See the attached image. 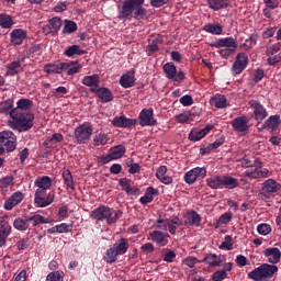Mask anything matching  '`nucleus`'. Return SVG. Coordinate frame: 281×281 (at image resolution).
<instances>
[{
    "instance_id": "nucleus-36",
    "label": "nucleus",
    "mask_w": 281,
    "mask_h": 281,
    "mask_svg": "<svg viewBox=\"0 0 281 281\" xmlns=\"http://www.w3.org/2000/svg\"><path fill=\"white\" fill-rule=\"evenodd\" d=\"M210 104L215 109H225L227 106V98L224 94H215L210 100Z\"/></svg>"
},
{
    "instance_id": "nucleus-48",
    "label": "nucleus",
    "mask_w": 281,
    "mask_h": 281,
    "mask_svg": "<svg viewBox=\"0 0 281 281\" xmlns=\"http://www.w3.org/2000/svg\"><path fill=\"white\" fill-rule=\"evenodd\" d=\"M47 190L45 188H37L35 191V198H34V205L35 207H38V205L41 204V202H43V200L45 199V195L47 194Z\"/></svg>"
},
{
    "instance_id": "nucleus-56",
    "label": "nucleus",
    "mask_w": 281,
    "mask_h": 281,
    "mask_svg": "<svg viewBox=\"0 0 281 281\" xmlns=\"http://www.w3.org/2000/svg\"><path fill=\"white\" fill-rule=\"evenodd\" d=\"M262 78H265V69H262V68H257V69L252 72V82H255L256 85H258V82L262 81Z\"/></svg>"
},
{
    "instance_id": "nucleus-26",
    "label": "nucleus",
    "mask_w": 281,
    "mask_h": 281,
    "mask_svg": "<svg viewBox=\"0 0 281 281\" xmlns=\"http://www.w3.org/2000/svg\"><path fill=\"white\" fill-rule=\"evenodd\" d=\"M263 256L266 258H268V262L270 265H278V262H280V258H281V251L279 248H267L263 251Z\"/></svg>"
},
{
    "instance_id": "nucleus-8",
    "label": "nucleus",
    "mask_w": 281,
    "mask_h": 281,
    "mask_svg": "<svg viewBox=\"0 0 281 281\" xmlns=\"http://www.w3.org/2000/svg\"><path fill=\"white\" fill-rule=\"evenodd\" d=\"M248 105L252 111L255 122H258V124L265 122V120L269 117V111H267V108H265L260 101L252 99L248 102Z\"/></svg>"
},
{
    "instance_id": "nucleus-23",
    "label": "nucleus",
    "mask_w": 281,
    "mask_h": 281,
    "mask_svg": "<svg viewBox=\"0 0 281 281\" xmlns=\"http://www.w3.org/2000/svg\"><path fill=\"white\" fill-rule=\"evenodd\" d=\"M214 128V124H209L204 128L199 130V131H191L189 134V139L190 142H201L210 131Z\"/></svg>"
},
{
    "instance_id": "nucleus-42",
    "label": "nucleus",
    "mask_w": 281,
    "mask_h": 281,
    "mask_svg": "<svg viewBox=\"0 0 281 281\" xmlns=\"http://www.w3.org/2000/svg\"><path fill=\"white\" fill-rule=\"evenodd\" d=\"M14 186V177L13 176H5L4 178L0 179V192L5 194L9 188Z\"/></svg>"
},
{
    "instance_id": "nucleus-2",
    "label": "nucleus",
    "mask_w": 281,
    "mask_h": 281,
    "mask_svg": "<svg viewBox=\"0 0 281 281\" xmlns=\"http://www.w3.org/2000/svg\"><path fill=\"white\" fill-rule=\"evenodd\" d=\"M8 124L13 131H18L19 133H27V131L34 126V113L22 112L19 109H14Z\"/></svg>"
},
{
    "instance_id": "nucleus-31",
    "label": "nucleus",
    "mask_w": 281,
    "mask_h": 281,
    "mask_svg": "<svg viewBox=\"0 0 281 281\" xmlns=\"http://www.w3.org/2000/svg\"><path fill=\"white\" fill-rule=\"evenodd\" d=\"M201 262H206L210 267H221L223 263V256L216 254L206 255Z\"/></svg>"
},
{
    "instance_id": "nucleus-50",
    "label": "nucleus",
    "mask_w": 281,
    "mask_h": 281,
    "mask_svg": "<svg viewBox=\"0 0 281 281\" xmlns=\"http://www.w3.org/2000/svg\"><path fill=\"white\" fill-rule=\"evenodd\" d=\"M76 30H78V24H76V22L70 20H65V25L63 30L64 34H74Z\"/></svg>"
},
{
    "instance_id": "nucleus-37",
    "label": "nucleus",
    "mask_w": 281,
    "mask_h": 281,
    "mask_svg": "<svg viewBox=\"0 0 281 281\" xmlns=\"http://www.w3.org/2000/svg\"><path fill=\"white\" fill-rule=\"evenodd\" d=\"M120 85L123 89H131V87H135V75L131 72L122 75L120 78Z\"/></svg>"
},
{
    "instance_id": "nucleus-53",
    "label": "nucleus",
    "mask_w": 281,
    "mask_h": 281,
    "mask_svg": "<svg viewBox=\"0 0 281 281\" xmlns=\"http://www.w3.org/2000/svg\"><path fill=\"white\" fill-rule=\"evenodd\" d=\"M48 25H50L55 34H58V30H60L63 21L60 20V18H52L50 20H48Z\"/></svg>"
},
{
    "instance_id": "nucleus-40",
    "label": "nucleus",
    "mask_w": 281,
    "mask_h": 281,
    "mask_svg": "<svg viewBox=\"0 0 281 281\" xmlns=\"http://www.w3.org/2000/svg\"><path fill=\"white\" fill-rule=\"evenodd\" d=\"M13 106H14V101L11 99H8L0 104V113H2L3 115H10V117L12 119V113H14Z\"/></svg>"
},
{
    "instance_id": "nucleus-25",
    "label": "nucleus",
    "mask_w": 281,
    "mask_h": 281,
    "mask_svg": "<svg viewBox=\"0 0 281 281\" xmlns=\"http://www.w3.org/2000/svg\"><path fill=\"white\" fill-rule=\"evenodd\" d=\"M27 38V32L23 29H15L10 33V41L12 45H23V41Z\"/></svg>"
},
{
    "instance_id": "nucleus-20",
    "label": "nucleus",
    "mask_w": 281,
    "mask_h": 281,
    "mask_svg": "<svg viewBox=\"0 0 281 281\" xmlns=\"http://www.w3.org/2000/svg\"><path fill=\"white\" fill-rule=\"evenodd\" d=\"M231 124L237 133H247V131H249V120L247 116H237Z\"/></svg>"
},
{
    "instance_id": "nucleus-64",
    "label": "nucleus",
    "mask_w": 281,
    "mask_h": 281,
    "mask_svg": "<svg viewBox=\"0 0 281 281\" xmlns=\"http://www.w3.org/2000/svg\"><path fill=\"white\" fill-rule=\"evenodd\" d=\"M46 281H63V276L58 272H50L46 277Z\"/></svg>"
},
{
    "instance_id": "nucleus-6",
    "label": "nucleus",
    "mask_w": 281,
    "mask_h": 281,
    "mask_svg": "<svg viewBox=\"0 0 281 281\" xmlns=\"http://www.w3.org/2000/svg\"><path fill=\"white\" fill-rule=\"evenodd\" d=\"M91 216L95 221H106L108 225H113V223L120 221V214L106 205L94 209Z\"/></svg>"
},
{
    "instance_id": "nucleus-47",
    "label": "nucleus",
    "mask_w": 281,
    "mask_h": 281,
    "mask_svg": "<svg viewBox=\"0 0 281 281\" xmlns=\"http://www.w3.org/2000/svg\"><path fill=\"white\" fill-rule=\"evenodd\" d=\"M65 65H69V67L66 69L67 76H75V74H79L80 69H82V65L78 61H68L65 63Z\"/></svg>"
},
{
    "instance_id": "nucleus-41",
    "label": "nucleus",
    "mask_w": 281,
    "mask_h": 281,
    "mask_svg": "<svg viewBox=\"0 0 281 281\" xmlns=\"http://www.w3.org/2000/svg\"><path fill=\"white\" fill-rule=\"evenodd\" d=\"M35 188L52 190V178L49 176L37 177L34 182Z\"/></svg>"
},
{
    "instance_id": "nucleus-58",
    "label": "nucleus",
    "mask_w": 281,
    "mask_h": 281,
    "mask_svg": "<svg viewBox=\"0 0 281 281\" xmlns=\"http://www.w3.org/2000/svg\"><path fill=\"white\" fill-rule=\"evenodd\" d=\"M15 247L19 251H25L30 247V238L25 237L16 241Z\"/></svg>"
},
{
    "instance_id": "nucleus-43",
    "label": "nucleus",
    "mask_w": 281,
    "mask_h": 281,
    "mask_svg": "<svg viewBox=\"0 0 281 281\" xmlns=\"http://www.w3.org/2000/svg\"><path fill=\"white\" fill-rule=\"evenodd\" d=\"M34 106V102L30 99H20L16 102V108L18 111H21L22 113H24L23 111H30V109H32Z\"/></svg>"
},
{
    "instance_id": "nucleus-59",
    "label": "nucleus",
    "mask_w": 281,
    "mask_h": 281,
    "mask_svg": "<svg viewBox=\"0 0 281 281\" xmlns=\"http://www.w3.org/2000/svg\"><path fill=\"white\" fill-rule=\"evenodd\" d=\"M54 193H48L46 198L42 199V202L37 204V207H47L48 205H52L54 203Z\"/></svg>"
},
{
    "instance_id": "nucleus-5",
    "label": "nucleus",
    "mask_w": 281,
    "mask_h": 281,
    "mask_svg": "<svg viewBox=\"0 0 281 281\" xmlns=\"http://www.w3.org/2000/svg\"><path fill=\"white\" fill-rule=\"evenodd\" d=\"M274 273H278V266L262 263L261 266L251 270L248 273V278L249 280H254V281H265V280H271Z\"/></svg>"
},
{
    "instance_id": "nucleus-4",
    "label": "nucleus",
    "mask_w": 281,
    "mask_h": 281,
    "mask_svg": "<svg viewBox=\"0 0 281 281\" xmlns=\"http://www.w3.org/2000/svg\"><path fill=\"white\" fill-rule=\"evenodd\" d=\"M128 247H131V245H128V239L120 238L105 251V255L103 256L104 262L108 265L117 262V256H124V254L128 251Z\"/></svg>"
},
{
    "instance_id": "nucleus-27",
    "label": "nucleus",
    "mask_w": 281,
    "mask_h": 281,
    "mask_svg": "<svg viewBox=\"0 0 281 281\" xmlns=\"http://www.w3.org/2000/svg\"><path fill=\"white\" fill-rule=\"evenodd\" d=\"M69 69V64L59 63V64H46L44 66L45 74H63Z\"/></svg>"
},
{
    "instance_id": "nucleus-7",
    "label": "nucleus",
    "mask_w": 281,
    "mask_h": 281,
    "mask_svg": "<svg viewBox=\"0 0 281 281\" xmlns=\"http://www.w3.org/2000/svg\"><path fill=\"white\" fill-rule=\"evenodd\" d=\"M248 179H267L270 177L271 172L267 168H262V162L260 159H255L249 169L245 171Z\"/></svg>"
},
{
    "instance_id": "nucleus-30",
    "label": "nucleus",
    "mask_w": 281,
    "mask_h": 281,
    "mask_svg": "<svg viewBox=\"0 0 281 281\" xmlns=\"http://www.w3.org/2000/svg\"><path fill=\"white\" fill-rule=\"evenodd\" d=\"M63 139H65L63 134L55 133V134L52 135V137H47L44 140L43 146L45 148H56L57 144H60V142H63Z\"/></svg>"
},
{
    "instance_id": "nucleus-29",
    "label": "nucleus",
    "mask_w": 281,
    "mask_h": 281,
    "mask_svg": "<svg viewBox=\"0 0 281 281\" xmlns=\"http://www.w3.org/2000/svg\"><path fill=\"white\" fill-rule=\"evenodd\" d=\"M61 177L67 190H76V181H74L71 170L64 168L61 171Z\"/></svg>"
},
{
    "instance_id": "nucleus-17",
    "label": "nucleus",
    "mask_w": 281,
    "mask_h": 281,
    "mask_svg": "<svg viewBox=\"0 0 281 281\" xmlns=\"http://www.w3.org/2000/svg\"><path fill=\"white\" fill-rule=\"evenodd\" d=\"M111 124L115 128H133V126H137V119H128L126 115L115 116Z\"/></svg>"
},
{
    "instance_id": "nucleus-45",
    "label": "nucleus",
    "mask_w": 281,
    "mask_h": 281,
    "mask_svg": "<svg viewBox=\"0 0 281 281\" xmlns=\"http://www.w3.org/2000/svg\"><path fill=\"white\" fill-rule=\"evenodd\" d=\"M259 38L260 35H258V33L250 34L249 37L243 44L244 49H246V52H249V49H251L254 45H257Z\"/></svg>"
},
{
    "instance_id": "nucleus-28",
    "label": "nucleus",
    "mask_w": 281,
    "mask_h": 281,
    "mask_svg": "<svg viewBox=\"0 0 281 281\" xmlns=\"http://www.w3.org/2000/svg\"><path fill=\"white\" fill-rule=\"evenodd\" d=\"M159 194V190L155 189L154 187H148L145 191L144 196L139 199V203L142 205H148V203H153L155 196Z\"/></svg>"
},
{
    "instance_id": "nucleus-57",
    "label": "nucleus",
    "mask_w": 281,
    "mask_h": 281,
    "mask_svg": "<svg viewBox=\"0 0 281 281\" xmlns=\"http://www.w3.org/2000/svg\"><path fill=\"white\" fill-rule=\"evenodd\" d=\"M175 258H177V252L175 250L165 249L164 250V258L165 262H175Z\"/></svg>"
},
{
    "instance_id": "nucleus-55",
    "label": "nucleus",
    "mask_w": 281,
    "mask_h": 281,
    "mask_svg": "<svg viewBox=\"0 0 281 281\" xmlns=\"http://www.w3.org/2000/svg\"><path fill=\"white\" fill-rule=\"evenodd\" d=\"M257 232L260 236H269V234H271V225L265 223L259 224L257 226Z\"/></svg>"
},
{
    "instance_id": "nucleus-60",
    "label": "nucleus",
    "mask_w": 281,
    "mask_h": 281,
    "mask_svg": "<svg viewBox=\"0 0 281 281\" xmlns=\"http://www.w3.org/2000/svg\"><path fill=\"white\" fill-rule=\"evenodd\" d=\"M105 144H108L106 134L100 133L99 135L94 136L93 146H104Z\"/></svg>"
},
{
    "instance_id": "nucleus-9",
    "label": "nucleus",
    "mask_w": 281,
    "mask_h": 281,
    "mask_svg": "<svg viewBox=\"0 0 281 281\" xmlns=\"http://www.w3.org/2000/svg\"><path fill=\"white\" fill-rule=\"evenodd\" d=\"M0 146L7 150V153H14L16 150V136L11 131L0 132Z\"/></svg>"
},
{
    "instance_id": "nucleus-19",
    "label": "nucleus",
    "mask_w": 281,
    "mask_h": 281,
    "mask_svg": "<svg viewBox=\"0 0 281 281\" xmlns=\"http://www.w3.org/2000/svg\"><path fill=\"white\" fill-rule=\"evenodd\" d=\"M91 93H95L103 102V104H109V102H113V92L109 88H90Z\"/></svg>"
},
{
    "instance_id": "nucleus-3",
    "label": "nucleus",
    "mask_w": 281,
    "mask_h": 281,
    "mask_svg": "<svg viewBox=\"0 0 281 281\" xmlns=\"http://www.w3.org/2000/svg\"><path fill=\"white\" fill-rule=\"evenodd\" d=\"M206 186L211 190H234L240 186V182L232 176L215 175L206 179Z\"/></svg>"
},
{
    "instance_id": "nucleus-15",
    "label": "nucleus",
    "mask_w": 281,
    "mask_h": 281,
    "mask_svg": "<svg viewBox=\"0 0 281 281\" xmlns=\"http://www.w3.org/2000/svg\"><path fill=\"white\" fill-rule=\"evenodd\" d=\"M247 65H249V57L245 53L237 54L232 66L233 76H239L244 69H247Z\"/></svg>"
},
{
    "instance_id": "nucleus-38",
    "label": "nucleus",
    "mask_w": 281,
    "mask_h": 281,
    "mask_svg": "<svg viewBox=\"0 0 281 281\" xmlns=\"http://www.w3.org/2000/svg\"><path fill=\"white\" fill-rule=\"evenodd\" d=\"M204 32L209 34H214L215 36H221L223 34V26L221 23H209L203 26Z\"/></svg>"
},
{
    "instance_id": "nucleus-44",
    "label": "nucleus",
    "mask_w": 281,
    "mask_h": 281,
    "mask_svg": "<svg viewBox=\"0 0 281 281\" xmlns=\"http://www.w3.org/2000/svg\"><path fill=\"white\" fill-rule=\"evenodd\" d=\"M125 153H126V147H124V145H119L110 149V155L112 156V159H114V161L115 159H122Z\"/></svg>"
},
{
    "instance_id": "nucleus-46",
    "label": "nucleus",
    "mask_w": 281,
    "mask_h": 281,
    "mask_svg": "<svg viewBox=\"0 0 281 281\" xmlns=\"http://www.w3.org/2000/svg\"><path fill=\"white\" fill-rule=\"evenodd\" d=\"M12 25H14V20H12V16L5 13H0V27L3 30H10Z\"/></svg>"
},
{
    "instance_id": "nucleus-61",
    "label": "nucleus",
    "mask_w": 281,
    "mask_h": 281,
    "mask_svg": "<svg viewBox=\"0 0 281 281\" xmlns=\"http://www.w3.org/2000/svg\"><path fill=\"white\" fill-rule=\"evenodd\" d=\"M280 48H281L280 43L273 44L272 46L266 49V56L268 57L276 56L278 52H280Z\"/></svg>"
},
{
    "instance_id": "nucleus-11",
    "label": "nucleus",
    "mask_w": 281,
    "mask_h": 281,
    "mask_svg": "<svg viewBox=\"0 0 281 281\" xmlns=\"http://www.w3.org/2000/svg\"><path fill=\"white\" fill-rule=\"evenodd\" d=\"M281 192V184L280 182L273 180V179H268L261 184V196L263 199H271L273 194H280Z\"/></svg>"
},
{
    "instance_id": "nucleus-10",
    "label": "nucleus",
    "mask_w": 281,
    "mask_h": 281,
    "mask_svg": "<svg viewBox=\"0 0 281 281\" xmlns=\"http://www.w3.org/2000/svg\"><path fill=\"white\" fill-rule=\"evenodd\" d=\"M93 135V127L89 124H81L75 128L74 136L77 144H87Z\"/></svg>"
},
{
    "instance_id": "nucleus-1",
    "label": "nucleus",
    "mask_w": 281,
    "mask_h": 281,
    "mask_svg": "<svg viewBox=\"0 0 281 281\" xmlns=\"http://www.w3.org/2000/svg\"><path fill=\"white\" fill-rule=\"evenodd\" d=\"M119 19L126 21V19H136L142 21L146 16V9H144V1H123L117 4Z\"/></svg>"
},
{
    "instance_id": "nucleus-54",
    "label": "nucleus",
    "mask_w": 281,
    "mask_h": 281,
    "mask_svg": "<svg viewBox=\"0 0 281 281\" xmlns=\"http://www.w3.org/2000/svg\"><path fill=\"white\" fill-rule=\"evenodd\" d=\"M229 2H225V1H209V8H211V10H223V8H228Z\"/></svg>"
},
{
    "instance_id": "nucleus-24",
    "label": "nucleus",
    "mask_w": 281,
    "mask_h": 281,
    "mask_svg": "<svg viewBox=\"0 0 281 281\" xmlns=\"http://www.w3.org/2000/svg\"><path fill=\"white\" fill-rule=\"evenodd\" d=\"M281 125V119L280 115L274 114L270 115L265 122H263V128H267L270 133H273V131H278Z\"/></svg>"
},
{
    "instance_id": "nucleus-12",
    "label": "nucleus",
    "mask_w": 281,
    "mask_h": 281,
    "mask_svg": "<svg viewBox=\"0 0 281 281\" xmlns=\"http://www.w3.org/2000/svg\"><path fill=\"white\" fill-rule=\"evenodd\" d=\"M166 78L173 82H183L186 80V72L180 70L177 72V66L173 63H166L162 67Z\"/></svg>"
},
{
    "instance_id": "nucleus-21",
    "label": "nucleus",
    "mask_w": 281,
    "mask_h": 281,
    "mask_svg": "<svg viewBox=\"0 0 281 281\" xmlns=\"http://www.w3.org/2000/svg\"><path fill=\"white\" fill-rule=\"evenodd\" d=\"M25 199V195L21 191H16L4 202V210H8L10 212L11 210H14L19 203H21Z\"/></svg>"
},
{
    "instance_id": "nucleus-33",
    "label": "nucleus",
    "mask_w": 281,
    "mask_h": 281,
    "mask_svg": "<svg viewBox=\"0 0 281 281\" xmlns=\"http://www.w3.org/2000/svg\"><path fill=\"white\" fill-rule=\"evenodd\" d=\"M10 216L4 215L0 216V235L2 236H10L12 234V226L10 225V222L8 221Z\"/></svg>"
},
{
    "instance_id": "nucleus-13",
    "label": "nucleus",
    "mask_w": 281,
    "mask_h": 281,
    "mask_svg": "<svg viewBox=\"0 0 281 281\" xmlns=\"http://www.w3.org/2000/svg\"><path fill=\"white\" fill-rule=\"evenodd\" d=\"M139 126H157L153 109H143L138 114Z\"/></svg>"
},
{
    "instance_id": "nucleus-35",
    "label": "nucleus",
    "mask_w": 281,
    "mask_h": 281,
    "mask_svg": "<svg viewBox=\"0 0 281 281\" xmlns=\"http://www.w3.org/2000/svg\"><path fill=\"white\" fill-rule=\"evenodd\" d=\"M81 82L82 85H85V87H90V89H97V87H100V76L95 74L92 76H85Z\"/></svg>"
},
{
    "instance_id": "nucleus-18",
    "label": "nucleus",
    "mask_w": 281,
    "mask_h": 281,
    "mask_svg": "<svg viewBox=\"0 0 281 281\" xmlns=\"http://www.w3.org/2000/svg\"><path fill=\"white\" fill-rule=\"evenodd\" d=\"M202 221H203V218L196 211L190 210L184 215L183 225H184V227H201Z\"/></svg>"
},
{
    "instance_id": "nucleus-34",
    "label": "nucleus",
    "mask_w": 281,
    "mask_h": 281,
    "mask_svg": "<svg viewBox=\"0 0 281 281\" xmlns=\"http://www.w3.org/2000/svg\"><path fill=\"white\" fill-rule=\"evenodd\" d=\"M23 71V65L20 60L11 61L7 65V76H18Z\"/></svg>"
},
{
    "instance_id": "nucleus-62",
    "label": "nucleus",
    "mask_w": 281,
    "mask_h": 281,
    "mask_svg": "<svg viewBox=\"0 0 281 281\" xmlns=\"http://www.w3.org/2000/svg\"><path fill=\"white\" fill-rule=\"evenodd\" d=\"M227 278L226 270H217L212 274V280L213 281H222Z\"/></svg>"
},
{
    "instance_id": "nucleus-52",
    "label": "nucleus",
    "mask_w": 281,
    "mask_h": 281,
    "mask_svg": "<svg viewBox=\"0 0 281 281\" xmlns=\"http://www.w3.org/2000/svg\"><path fill=\"white\" fill-rule=\"evenodd\" d=\"M157 229H161L162 232H169L171 236L177 234V226L170 224V222H165V225H156Z\"/></svg>"
},
{
    "instance_id": "nucleus-32",
    "label": "nucleus",
    "mask_w": 281,
    "mask_h": 281,
    "mask_svg": "<svg viewBox=\"0 0 281 281\" xmlns=\"http://www.w3.org/2000/svg\"><path fill=\"white\" fill-rule=\"evenodd\" d=\"M87 54V50L81 49L80 45H71L68 46L65 52L64 56H67V58H74V56H85Z\"/></svg>"
},
{
    "instance_id": "nucleus-22",
    "label": "nucleus",
    "mask_w": 281,
    "mask_h": 281,
    "mask_svg": "<svg viewBox=\"0 0 281 281\" xmlns=\"http://www.w3.org/2000/svg\"><path fill=\"white\" fill-rule=\"evenodd\" d=\"M149 236L153 243H156L158 247H166V245H168V238H170L168 233H164L161 231H153L149 233Z\"/></svg>"
},
{
    "instance_id": "nucleus-63",
    "label": "nucleus",
    "mask_w": 281,
    "mask_h": 281,
    "mask_svg": "<svg viewBox=\"0 0 281 281\" xmlns=\"http://www.w3.org/2000/svg\"><path fill=\"white\" fill-rule=\"evenodd\" d=\"M267 63H268V65H270V67H273V66L278 65V63H281V52L277 55H272V56L268 57Z\"/></svg>"
},
{
    "instance_id": "nucleus-14",
    "label": "nucleus",
    "mask_w": 281,
    "mask_h": 281,
    "mask_svg": "<svg viewBox=\"0 0 281 281\" xmlns=\"http://www.w3.org/2000/svg\"><path fill=\"white\" fill-rule=\"evenodd\" d=\"M206 175L207 169L203 167H195L184 173V181L188 183V186H192V183H194L198 179H205Z\"/></svg>"
},
{
    "instance_id": "nucleus-16",
    "label": "nucleus",
    "mask_w": 281,
    "mask_h": 281,
    "mask_svg": "<svg viewBox=\"0 0 281 281\" xmlns=\"http://www.w3.org/2000/svg\"><path fill=\"white\" fill-rule=\"evenodd\" d=\"M210 47H215L216 49H221V47H224L226 49H233L236 52L238 43H236V38L234 37H222L210 43Z\"/></svg>"
},
{
    "instance_id": "nucleus-51",
    "label": "nucleus",
    "mask_w": 281,
    "mask_h": 281,
    "mask_svg": "<svg viewBox=\"0 0 281 281\" xmlns=\"http://www.w3.org/2000/svg\"><path fill=\"white\" fill-rule=\"evenodd\" d=\"M233 238L229 235H226L224 241L220 245V249H225L226 251H232L234 249Z\"/></svg>"
},
{
    "instance_id": "nucleus-39",
    "label": "nucleus",
    "mask_w": 281,
    "mask_h": 281,
    "mask_svg": "<svg viewBox=\"0 0 281 281\" xmlns=\"http://www.w3.org/2000/svg\"><path fill=\"white\" fill-rule=\"evenodd\" d=\"M13 227L18 232H27V229H30V221L29 218L16 217L13 221Z\"/></svg>"
},
{
    "instance_id": "nucleus-49",
    "label": "nucleus",
    "mask_w": 281,
    "mask_h": 281,
    "mask_svg": "<svg viewBox=\"0 0 281 281\" xmlns=\"http://www.w3.org/2000/svg\"><path fill=\"white\" fill-rule=\"evenodd\" d=\"M27 218H29V223H32L33 227H36L37 225L47 224L45 216L40 215V214L32 215Z\"/></svg>"
}]
</instances>
